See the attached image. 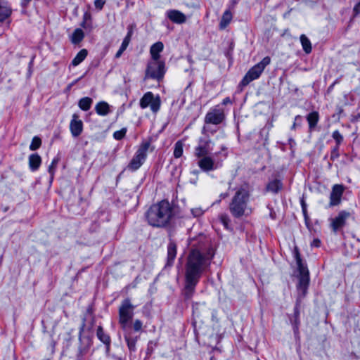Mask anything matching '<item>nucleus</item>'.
<instances>
[{"label": "nucleus", "mask_w": 360, "mask_h": 360, "mask_svg": "<svg viewBox=\"0 0 360 360\" xmlns=\"http://www.w3.org/2000/svg\"><path fill=\"white\" fill-rule=\"evenodd\" d=\"M214 255L212 249L191 250L185 269V288L188 292H193L202 274L210 268Z\"/></svg>", "instance_id": "1"}, {"label": "nucleus", "mask_w": 360, "mask_h": 360, "mask_svg": "<svg viewBox=\"0 0 360 360\" xmlns=\"http://www.w3.org/2000/svg\"><path fill=\"white\" fill-rule=\"evenodd\" d=\"M173 217V207L165 200L152 205L146 213V218L148 224L157 228L167 226Z\"/></svg>", "instance_id": "2"}, {"label": "nucleus", "mask_w": 360, "mask_h": 360, "mask_svg": "<svg viewBox=\"0 0 360 360\" xmlns=\"http://www.w3.org/2000/svg\"><path fill=\"white\" fill-rule=\"evenodd\" d=\"M212 145L210 139H200L198 146L195 148V156L199 159L198 166L205 172L214 171L222 165L221 161H216L214 157L210 155L213 150Z\"/></svg>", "instance_id": "3"}, {"label": "nucleus", "mask_w": 360, "mask_h": 360, "mask_svg": "<svg viewBox=\"0 0 360 360\" xmlns=\"http://www.w3.org/2000/svg\"><path fill=\"white\" fill-rule=\"evenodd\" d=\"M249 197V192L245 188H240L236 191L229 205L230 212L233 217L238 218L245 214Z\"/></svg>", "instance_id": "4"}, {"label": "nucleus", "mask_w": 360, "mask_h": 360, "mask_svg": "<svg viewBox=\"0 0 360 360\" xmlns=\"http://www.w3.org/2000/svg\"><path fill=\"white\" fill-rule=\"evenodd\" d=\"M271 63V58L269 56L264 57L259 63L252 67L242 79L240 85L245 86L252 81L258 79L265 68Z\"/></svg>", "instance_id": "5"}, {"label": "nucleus", "mask_w": 360, "mask_h": 360, "mask_svg": "<svg viewBox=\"0 0 360 360\" xmlns=\"http://www.w3.org/2000/svg\"><path fill=\"white\" fill-rule=\"evenodd\" d=\"M150 146V143L149 141H143L140 144L135 155L127 165L129 170L134 172L141 167L147 158Z\"/></svg>", "instance_id": "6"}, {"label": "nucleus", "mask_w": 360, "mask_h": 360, "mask_svg": "<svg viewBox=\"0 0 360 360\" xmlns=\"http://www.w3.org/2000/svg\"><path fill=\"white\" fill-rule=\"evenodd\" d=\"M165 74V64L161 60L151 59L148 63L146 70V77L160 80Z\"/></svg>", "instance_id": "7"}, {"label": "nucleus", "mask_w": 360, "mask_h": 360, "mask_svg": "<svg viewBox=\"0 0 360 360\" xmlns=\"http://www.w3.org/2000/svg\"><path fill=\"white\" fill-rule=\"evenodd\" d=\"M134 306L129 298L124 300L119 308V323L125 329L134 315Z\"/></svg>", "instance_id": "8"}, {"label": "nucleus", "mask_w": 360, "mask_h": 360, "mask_svg": "<svg viewBox=\"0 0 360 360\" xmlns=\"http://www.w3.org/2000/svg\"><path fill=\"white\" fill-rule=\"evenodd\" d=\"M139 104L142 109L150 107L151 111L156 113L160 108L161 100L159 96L155 97L152 92L148 91L140 99Z\"/></svg>", "instance_id": "9"}, {"label": "nucleus", "mask_w": 360, "mask_h": 360, "mask_svg": "<svg viewBox=\"0 0 360 360\" xmlns=\"http://www.w3.org/2000/svg\"><path fill=\"white\" fill-rule=\"evenodd\" d=\"M350 215V212L342 210L335 217L330 219V226L333 233H336L340 229L345 226L346 221Z\"/></svg>", "instance_id": "10"}, {"label": "nucleus", "mask_w": 360, "mask_h": 360, "mask_svg": "<svg viewBox=\"0 0 360 360\" xmlns=\"http://www.w3.org/2000/svg\"><path fill=\"white\" fill-rule=\"evenodd\" d=\"M224 119V114L223 110L219 108L217 106L211 109L205 117V123L219 124Z\"/></svg>", "instance_id": "11"}, {"label": "nucleus", "mask_w": 360, "mask_h": 360, "mask_svg": "<svg viewBox=\"0 0 360 360\" xmlns=\"http://www.w3.org/2000/svg\"><path fill=\"white\" fill-rule=\"evenodd\" d=\"M83 128V122L79 119V115L74 113L70 122V131L72 137H78L82 133Z\"/></svg>", "instance_id": "12"}, {"label": "nucleus", "mask_w": 360, "mask_h": 360, "mask_svg": "<svg viewBox=\"0 0 360 360\" xmlns=\"http://www.w3.org/2000/svg\"><path fill=\"white\" fill-rule=\"evenodd\" d=\"M344 193V187L340 184H335L332 188L330 195L329 206H337L341 202L342 194Z\"/></svg>", "instance_id": "13"}, {"label": "nucleus", "mask_w": 360, "mask_h": 360, "mask_svg": "<svg viewBox=\"0 0 360 360\" xmlns=\"http://www.w3.org/2000/svg\"><path fill=\"white\" fill-rule=\"evenodd\" d=\"M177 246L176 243L170 240L167 245V266H172L176 256Z\"/></svg>", "instance_id": "14"}, {"label": "nucleus", "mask_w": 360, "mask_h": 360, "mask_svg": "<svg viewBox=\"0 0 360 360\" xmlns=\"http://www.w3.org/2000/svg\"><path fill=\"white\" fill-rule=\"evenodd\" d=\"M167 18L173 22L181 24L186 22V15L178 10H169L167 12Z\"/></svg>", "instance_id": "15"}, {"label": "nucleus", "mask_w": 360, "mask_h": 360, "mask_svg": "<svg viewBox=\"0 0 360 360\" xmlns=\"http://www.w3.org/2000/svg\"><path fill=\"white\" fill-rule=\"evenodd\" d=\"M164 49V44L161 41L153 44L150 49L151 59L160 60V53Z\"/></svg>", "instance_id": "16"}, {"label": "nucleus", "mask_w": 360, "mask_h": 360, "mask_svg": "<svg viewBox=\"0 0 360 360\" xmlns=\"http://www.w3.org/2000/svg\"><path fill=\"white\" fill-rule=\"evenodd\" d=\"M41 162V157L35 153L29 156V167L32 171H36L40 167Z\"/></svg>", "instance_id": "17"}, {"label": "nucleus", "mask_w": 360, "mask_h": 360, "mask_svg": "<svg viewBox=\"0 0 360 360\" xmlns=\"http://www.w3.org/2000/svg\"><path fill=\"white\" fill-rule=\"evenodd\" d=\"M95 110L98 115L105 116L110 112V105L105 101H101L96 105Z\"/></svg>", "instance_id": "18"}, {"label": "nucleus", "mask_w": 360, "mask_h": 360, "mask_svg": "<svg viewBox=\"0 0 360 360\" xmlns=\"http://www.w3.org/2000/svg\"><path fill=\"white\" fill-rule=\"evenodd\" d=\"M307 120L309 124V129H313L319 120V114L317 111H313L307 116Z\"/></svg>", "instance_id": "19"}, {"label": "nucleus", "mask_w": 360, "mask_h": 360, "mask_svg": "<svg viewBox=\"0 0 360 360\" xmlns=\"http://www.w3.org/2000/svg\"><path fill=\"white\" fill-rule=\"evenodd\" d=\"M233 15L229 10H226L224 12L220 23L219 27L221 30L225 29L228 25L231 22Z\"/></svg>", "instance_id": "20"}, {"label": "nucleus", "mask_w": 360, "mask_h": 360, "mask_svg": "<svg viewBox=\"0 0 360 360\" xmlns=\"http://www.w3.org/2000/svg\"><path fill=\"white\" fill-rule=\"evenodd\" d=\"M295 259H296V263L297 265V269L299 271V275H307V274L309 275V272L308 268L306 265H304L302 263L298 252H296V253H295Z\"/></svg>", "instance_id": "21"}, {"label": "nucleus", "mask_w": 360, "mask_h": 360, "mask_svg": "<svg viewBox=\"0 0 360 360\" xmlns=\"http://www.w3.org/2000/svg\"><path fill=\"white\" fill-rule=\"evenodd\" d=\"M96 335H97L98 338L103 344L107 345L108 347L110 346V336L108 334L104 333L102 326H100L98 327Z\"/></svg>", "instance_id": "22"}, {"label": "nucleus", "mask_w": 360, "mask_h": 360, "mask_svg": "<svg viewBox=\"0 0 360 360\" xmlns=\"http://www.w3.org/2000/svg\"><path fill=\"white\" fill-rule=\"evenodd\" d=\"M87 55L88 51L86 49H84L80 50L72 60L71 64L73 66H77L86 58Z\"/></svg>", "instance_id": "23"}, {"label": "nucleus", "mask_w": 360, "mask_h": 360, "mask_svg": "<svg viewBox=\"0 0 360 360\" xmlns=\"http://www.w3.org/2000/svg\"><path fill=\"white\" fill-rule=\"evenodd\" d=\"M282 188V183L278 179L269 182L266 186V191L272 193H278Z\"/></svg>", "instance_id": "24"}, {"label": "nucleus", "mask_w": 360, "mask_h": 360, "mask_svg": "<svg viewBox=\"0 0 360 360\" xmlns=\"http://www.w3.org/2000/svg\"><path fill=\"white\" fill-rule=\"evenodd\" d=\"M84 37V33L82 30L77 28L75 30L71 36V42L74 44H79Z\"/></svg>", "instance_id": "25"}, {"label": "nucleus", "mask_w": 360, "mask_h": 360, "mask_svg": "<svg viewBox=\"0 0 360 360\" xmlns=\"http://www.w3.org/2000/svg\"><path fill=\"white\" fill-rule=\"evenodd\" d=\"M300 42L302 46L304 51L309 54L311 52L312 47L310 40L305 34H302L300 36Z\"/></svg>", "instance_id": "26"}, {"label": "nucleus", "mask_w": 360, "mask_h": 360, "mask_svg": "<svg viewBox=\"0 0 360 360\" xmlns=\"http://www.w3.org/2000/svg\"><path fill=\"white\" fill-rule=\"evenodd\" d=\"M93 101L89 97H84L79 101L78 105L79 108L84 111H87L90 109Z\"/></svg>", "instance_id": "27"}, {"label": "nucleus", "mask_w": 360, "mask_h": 360, "mask_svg": "<svg viewBox=\"0 0 360 360\" xmlns=\"http://www.w3.org/2000/svg\"><path fill=\"white\" fill-rule=\"evenodd\" d=\"M299 283L298 288L305 291L308 287L309 283V275H299Z\"/></svg>", "instance_id": "28"}, {"label": "nucleus", "mask_w": 360, "mask_h": 360, "mask_svg": "<svg viewBox=\"0 0 360 360\" xmlns=\"http://www.w3.org/2000/svg\"><path fill=\"white\" fill-rule=\"evenodd\" d=\"M11 14V9L6 5L0 4V22H4Z\"/></svg>", "instance_id": "29"}, {"label": "nucleus", "mask_w": 360, "mask_h": 360, "mask_svg": "<svg viewBox=\"0 0 360 360\" xmlns=\"http://www.w3.org/2000/svg\"><path fill=\"white\" fill-rule=\"evenodd\" d=\"M184 143L181 141H178L174 144V156L175 158H179L183 155Z\"/></svg>", "instance_id": "30"}, {"label": "nucleus", "mask_w": 360, "mask_h": 360, "mask_svg": "<svg viewBox=\"0 0 360 360\" xmlns=\"http://www.w3.org/2000/svg\"><path fill=\"white\" fill-rule=\"evenodd\" d=\"M132 34H133V30H132V28H129V30H128V32H127V34L126 35V37H124V39H123V41L120 46V47L124 50L127 49L130 41H131V36H132Z\"/></svg>", "instance_id": "31"}, {"label": "nucleus", "mask_w": 360, "mask_h": 360, "mask_svg": "<svg viewBox=\"0 0 360 360\" xmlns=\"http://www.w3.org/2000/svg\"><path fill=\"white\" fill-rule=\"evenodd\" d=\"M41 145V139L38 136H34L32 142L30 145V150H35L38 149Z\"/></svg>", "instance_id": "32"}, {"label": "nucleus", "mask_w": 360, "mask_h": 360, "mask_svg": "<svg viewBox=\"0 0 360 360\" xmlns=\"http://www.w3.org/2000/svg\"><path fill=\"white\" fill-rule=\"evenodd\" d=\"M332 137L336 142V146H340L343 141V136L338 130H335L333 132Z\"/></svg>", "instance_id": "33"}, {"label": "nucleus", "mask_w": 360, "mask_h": 360, "mask_svg": "<svg viewBox=\"0 0 360 360\" xmlns=\"http://www.w3.org/2000/svg\"><path fill=\"white\" fill-rule=\"evenodd\" d=\"M126 133H127V129L125 128H123L120 130L115 131L113 133V137L116 140H121L124 137V136L126 135Z\"/></svg>", "instance_id": "34"}, {"label": "nucleus", "mask_w": 360, "mask_h": 360, "mask_svg": "<svg viewBox=\"0 0 360 360\" xmlns=\"http://www.w3.org/2000/svg\"><path fill=\"white\" fill-rule=\"evenodd\" d=\"M339 157V146H336L331 151L330 159L335 160Z\"/></svg>", "instance_id": "35"}, {"label": "nucleus", "mask_w": 360, "mask_h": 360, "mask_svg": "<svg viewBox=\"0 0 360 360\" xmlns=\"http://www.w3.org/2000/svg\"><path fill=\"white\" fill-rule=\"evenodd\" d=\"M58 164V160L53 159L51 163V165L49 167V172L51 174V176L53 175L55 169L56 167V165Z\"/></svg>", "instance_id": "36"}, {"label": "nucleus", "mask_w": 360, "mask_h": 360, "mask_svg": "<svg viewBox=\"0 0 360 360\" xmlns=\"http://www.w3.org/2000/svg\"><path fill=\"white\" fill-rule=\"evenodd\" d=\"M105 1H106L105 0H95L94 1L95 8L96 9H98V11H101L103 8V6L105 4Z\"/></svg>", "instance_id": "37"}, {"label": "nucleus", "mask_w": 360, "mask_h": 360, "mask_svg": "<svg viewBox=\"0 0 360 360\" xmlns=\"http://www.w3.org/2000/svg\"><path fill=\"white\" fill-rule=\"evenodd\" d=\"M142 322L140 320H136L134 323L133 328L136 332L140 331L142 328Z\"/></svg>", "instance_id": "38"}, {"label": "nucleus", "mask_w": 360, "mask_h": 360, "mask_svg": "<svg viewBox=\"0 0 360 360\" xmlns=\"http://www.w3.org/2000/svg\"><path fill=\"white\" fill-rule=\"evenodd\" d=\"M302 122V116L297 115L295 117V122L291 127L292 129H295L297 124H300V122Z\"/></svg>", "instance_id": "39"}, {"label": "nucleus", "mask_w": 360, "mask_h": 360, "mask_svg": "<svg viewBox=\"0 0 360 360\" xmlns=\"http://www.w3.org/2000/svg\"><path fill=\"white\" fill-rule=\"evenodd\" d=\"M320 245H321V240L319 238H314L311 243V246L315 247V248H319V247H320Z\"/></svg>", "instance_id": "40"}, {"label": "nucleus", "mask_w": 360, "mask_h": 360, "mask_svg": "<svg viewBox=\"0 0 360 360\" xmlns=\"http://www.w3.org/2000/svg\"><path fill=\"white\" fill-rule=\"evenodd\" d=\"M354 12L356 15L360 13V1L354 6Z\"/></svg>", "instance_id": "41"}, {"label": "nucleus", "mask_w": 360, "mask_h": 360, "mask_svg": "<svg viewBox=\"0 0 360 360\" xmlns=\"http://www.w3.org/2000/svg\"><path fill=\"white\" fill-rule=\"evenodd\" d=\"M125 50L120 47L119 50L115 54V58H119Z\"/></svg>", "instance_id": "42"}, {"label": "nucleus", "mask_w": 360, "mask_h": 360, "mask_svg": "<svg viewBox=\"0 0 360 360\" xmlns=\"http://www.w3.org/2000/svg\"><path fill=\"white\" fill-rule=\"evenodd\" d=\"M32 0H22L21 6L23 8H26Z\"/></svg>", "instance_id": "43"}, {"label": "nucleus", "mask_w": 360, "mask_h": 360, "mask_svg": "<svg viewBox=\"0 0 360 360\" xmlns=\"http://www.w3.org/2000/svg\"><path fill=\"white\" fill-rule=\"evenodd\" d=\"M230 103H231V101L229 97L225 98L224 99H223V101L221 102V104L224 105H227V104H230Z\"/></svg>", "instance_id": "44"}, {"label": "nucleus", "mask_w": 360, "mask_h": 360, "mask_svg": "<svg viewBox=\"0 0 360 360\" xmlns=\"http://www.w3.org/2000/svg\"><path fill=\"white\" fill-rule=\"evenodd\" d=\"M192 212L195 217L200 216L202 214V212L200 209L195 210V212H194V210H192Z\"/></svg>", "instance_id": "45"}, {"label": "nucleus", "mask_w": 360, "mask_h": 360, "mask_svg": "<svg viewBox=\"0 0 360 360\" xmlns=\"http://www.w3.org/2000/svg\"><path fill=\"white\" fill-rule=\"evenodd\" d=\"M125 340L127 342V344H128V346L131 349L132 347H134V342H131L130 340H129V338L125 336Z\"/></svg>", "instance_id": "46"}, {"label": "nucleus", "mask_w": 360, "mask_h": 360, "mask_svg": "<svg viewBox=\"0 0 360 360\" xmlns=\"http://www.w3.org/2000/svg\"><path fill=\"white\" fill-rule=\"evenodd\" d=\"M227 196H228V194H227V193H221V194L220 195V197H221V198H226Z\"/></svg>", "instance_id": "47"}, {"label": "nucleus", "mask_w": 360, "mask_h": 360, "mask_svg": "<svg viewBox=\"0 0 360 360\" xmlns=\"http://www.w3.org/2000/svg\"><path fill=\"white\" fill-rule=\"evenodd\" d=\"M221 219L223 221L224 224H226V221H226V217L221 216Z\"/></svg>", "instance_id": "48"}, {"label": "nucleus", "mask_w": 360, "mask_h": 360, "mask_svg": "<svg viewBox=\"0 0 360 360\" xmlns=\"http://www.w3.org/2000/svg\"><path fill=\"white\" fill-rule=\"evenodd\" d=\"M302 210H303V212L304 214H306V208L304 206V204H302Z\"/></svg>", "instance_id": "49"}]
</instances>
